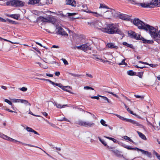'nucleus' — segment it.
<instances>
[{
    "instance_id": "f257e3e1",
    "label": "nucleus",
    "mask_w": 160,
    "mask_h": 160,
    "mask_svg": "<svg viewBox=\"0 0 160 160\" xmlns=\"http://www.w3.org/2000/svg\"><path fill=\"white\" fill-rule=\"evenodd\" d=\"M103 32L108 34H118L124 36V34L116 24H108L107 25L105 28H102L100 29Z\"/></svg>"
},
{
    "instance_id": "e433bc0d",
    "label": "nucleus",
    "mask_w": 160,
    "mask_h": 160,
    "mask_svg": "<svg viewBox=\"0 0 160 160\" xmlns=\"http://www.w3.org/2000/svg\"><path fill=\"white\" fill-rule=\"evenodd\" d=\"M52 148L53 149V150H52V153H54V150H56L58 151H60L61 150V148H57V147H52Z\"/></svg>"
},
{
    "instance_id": "c756f323",
    "label": "nucleus",
    "mask_w": 160,
    "mask_h": 160,
    "mask_svg": "<svg viewBox=\"0 0 160 160\" xmlns=\"http://www.w3.org/2000/svg\"><path fill=\"white\" fill-rule=\"evenodd\" d=\"M90 13H92L94 14V15L97 17H102V15L101 14H99L97 13V12H92L90 11Z\"/></svg>"
},
{
    "instance_id": "f03ea898",
    "label": "nucleus",
    "mask_w": 160,
    "mask_h": 160,
    "mask_svg": "<svg viewBox=\"0 0 160 160\" xmlns=\"http://www.w3.org/2000/svg\"><path fill=\"white\" fill-rule=\"evenodd\" d=\"M133 24L138 27V28L141 29H143L147 31L150 34L151 32L155 30L154 28L150 26L148 24H145L144 22L140 20L138 18H135L133 21Z\"/></svg>"
},
{
    "instance_id": "ddd939ff",
    "label": "nucleus",
    "mask_w": 160,
    "mask_h": 160,
    "mask_svg": "<svg viewBox=\"0 0 160 160\" xmlns=\"http://www.w3.org/2000/svg\"><path fill=\"white\" fill-rule=\"evenodd\" d=\"M128 122H131L136 126H139L140 128L143 129L144 128V127L143 125L139 124L138 122L133 120L130 119Z\"/></svg>"
},
{
    "instance_id": "aec40b11",
    "label": "nucleus",
    "mask_w": 160,
    "mask_h": 160,
    "mask_svg": "<svg viewBox=\"0 0 160 160\" xmlns=\"http://www.w3.org/2000/svg\"><path fill=\"white\" fill-rule=\"evenodd\" d=\"M9 17L14 18L16 19H18L19 17V15L17 14H10L8 15Z\"/></svg>"
},
{
    "instance_id": "a18cd8bd",
    "label": "nucleus",
    "mask_w": 160,
    "mask_h": 160,
    "mask_svg": "<svg viewBox=\"0 0 160 160\" xmlns=\"http://www.w3.org/2000/svg\"><path fill=\"white\" fill-rule=\"evenodd\" d=\"M58 120L60 121H65L67 122H70V121L69 120H68V119L65 118V117H64L62 118V119H58Z\"/></svg>"
},
{
    "instance_id": "f3484780",
    "label": "nucleus",
    "mask_w": 160,
    "mask_h": 160,
    "mask_svg": "<svg viewBox=\"0 0 160 160\" xmlns=\"http://www.w3.org/2000/svg\"><path fill=\"white\" fill-rule=\"evenodd\" d=\"M51 22L54 25L55 27H56V23L57 24H60L58 23V21H57L55 18L53 17H51Z\"/></svg>"
},
{
    "instance_id": "f8f14e48",
    "label": "nucleus",
    "mask_w": 160,
    "mask_h": 160,
    "mask_svg": "<svg viewBox=\"0 0 160 160\" xmlns=\"http://www.w3.org/2000/svg\"><path fill=\"white\" fill-rule=\"evenodd\" d=\"M112 15V12L110 11L105 12L103 14V17L106 19L110 18Z\"/></svg>"
},
{
    "instance_id": "6e6552de",
    "label": "nucleus",
    "mask_w": 160,
    "mask_h": 160,
    "mask_svg": "<svg viewBox=\"0 0 160 160\" xmlns=\"http://www.w3.org/2000/svg\"><path fill=\"white\" fill-rule=\"evenodd\" d=\"M7 138H6V140H8V141H11V142H15V143L17 142H18L24 145H25V146H30V147H35V148H39L41 149V150H42L44 152L46 153L49 156V155L48 154V153H46V152L44 150H43L42 149H41V148H39V147H37V146H34V145H31V144H26V143H22V142H21L18 141L17 140H15L14 139H12V138H11L8 137V136H7Z\"/></svg>"
},
{
    "instance_id": "3c124183",
    "label": "nucleus",
    "mask_w": 160,
    "mask_h": 160,
    "mask_svg": "<svg viewBox=\"0 0 160 160\" xmlns=\"http://www.w3.org/2000/svg\"><path fill=\"white\" fill-rule=\"evenodd\" d=\"M19 89L23 92H25L27 90V88L25 87L20 88Z\"/></svg>"
},
{
    "instance_id": "f704fd0d",
    "label": "nucleus",
    "mask_w": 160,
    "mask_h": 160,
    "mask_svg": "<svg viewBox=\"0 0 160 160\" xmlns=\"http://www.w3.org/2000/svg\"><path fill=\"white\" fill-rule=\"evenodd\" d=\"M100 123H101V124L104 126H105V127H106V126H108V125L107 124H106V122L105 121L103 120V119H101V120H100Z\"/></svg>"
},
{
    "instance_id": "cd10ccee",
    "label": "nucleus",
    "mask_w": 160,
    "mask_h": 160,
    "mask_svg": "<svg viewBox=\"0 0 160 160\" xmlns=\"http://www.w3.org/2000/svg\"><path fill=\"white\" fill-rule=\"evenodd\" d=\"M123 45L124 46H126L127 47H129L132 48H133V45L132 44H129L127 42H123Z\"/></svg>"
},
{
    "instance_id": "0e129e2a",
    "label": "nucleus",
    "mask_w": 160,
    "mask_h": 160,
    "mask_svg": "<svg viewBox=\"0 0 160 160\" xmlns=\"http://www.w3.org/2000/svg\"><path fill=\"white\" fill-rule=\"evenodd\" d=\"M0 21L3 22H6V20L0 17Z\"/></svg>"
},
{
    "instance_id": "6ab92c4d",
    "label": "nucleus",
    "mask_w": 160,
    "mask_h": 160,
    "mask_svg": "<svg viewBox=\"0 0 160 160\" xmlns=\"http://www.w3.org/2000/svg\"><path fill=\"white\" fill-rule=\"evenodd\" d=\"M140 5L143 8H150L152 7L150 6V3H140Z\"/></svg>"
},
{
    "instance_id": "b1692460",
    "label": "nucleus",
    "mask_w": 160,
    "mask_h": 160,
    "mask_svg": "<svg viewBox=\"0 0 160 160\" xmlns=\"http://www.w3.org/2000/svg\"><path fill=\"white\" fill-rule=\"evenodd\" d=\"M82 8H83V11L85 12H88V13H90V11H89L88 9V8L86 5H82Z\"/></svg>"
},
{
    "instance_id": "c85d7f7f",
    "label": "nucleus",
    "mask_w": 160,
    "mask_h": 160,
    "mask_svg": "<svg viewBox=\"0 0 160 160\" xmlns=\"http://www.w3.org/2000/svg\"><path fill=\"white\" fill-rule=\"evenodd\" d=\"M98 138L99 140L104 146H107V143L105 142V141L104 140L102 139L100 137H98Z\"/></svg>"
},
{
    "instance_id": "338daca9",
    "label": "nucleus",
    "mask_w": 160,
    "mask_h": 160,
    "mask_svg": "<svg viewBox=\"0 0 160 160\" xmlns=\"http://www.w3.org/2000/svg\"><path fill=\"white\" fill-rule=\"evenodd\" d=\"M6 110L8 111V112H15V113H17V112H15V111H13L12 110H10V109H9L8 108H6Z\"/></svg>"
},
{
    "instance_id": "a19ab883",
    "label": "nucleus",
    "mask_w": 160,
    "mask_h": 160,
    "mask_svg": "<svg viewBox=\"0 0 160 160\" xmlns=\"http://www.w3.org/2000/svg\"><path fill=\"white\" fill-rule=\"evenodd\" d=\"M123 138L124 139L128 140L131 142H133V141L129 137L126 136H124L123 137Z\"/></svg>"
},
{
    "instance_id": "864d4df0",
    "label": "nucleus",
    "mask_w": 160,
    "mask_h": 160,
    "mask_svg": "<svg viewBox=\"0 0 160 160\" xmlns=\"http://www.w3.org/2000/svg\"><path fill=\"white\" fill-rule=\"evenodd\" d=\"M88 24L90 25L91 26H93V25L95 24V23L94 22H93V21H91L90 22H88Z\"/></svg>"
},
{
    "instance_id": "2f4dec72",
    "label": "nucleus",
    "mask_w": 160,
    "mask_h": 160,
    "mask_svg": "<svg viewBox=\"0 0 160 160\" xmlns=\"http://www.w3.org/2000/svg\"><path fill=\"white\" fill-rule=\"evenodd\" d=\"M21 102L22 103H24L25 104H28V105L31 106L30 103L28 102V101L26 100L22 99L21 100Z\"/></svg>"
},
{
    "instance_id": "c9c22d12",
    "label": "nucleus",
    "mask_w": 160,
    "mask_h": 160,
    "mask_svg": "<svg viewBox=\"0 0 160 160\" xmlns=\"http://www.w3.org/2000/svg\"><path fill=\"white\" fill-rule=\"evenodd\" d=\"M82 45H80V46H78L73 47H72V48L73 49H77L79 50H82Z\"/></svg>"
},
{
    "instance_id": "9d476101",
    "label": "nucleus",
    "mask_w": 160,
    "mask_h": 160,
    "mask_svg": "<svg viewBox=\"0 0 160 160\" xmlns=\"http://www.w3.org/2000/svg\"><path fill=\"white\" fill-rule=\"evenodd\" d=\"M150 4L151 6H152L151 8H153L156 6L160 7V0H152L150 3Z\"/></svg>"
},
{
    "instance_id": "7c9ffc66",
    "label": "nucleus",
    "mask_w": 160,
    "mask_h": 160,
    "mask_svg": "<svg viewBox=\"0 0 160 160\" xmlns=\"http://www.w3.org/2000/svg\"><path fill=\"white\" fill-rule=\"evenodd\" d=\"M69 74L72 76H73L75 77H82L83 76V75H79L78 74H73L71 73H69Z\"/></svg>"
},
{
    "instance_id": "603ef678",
    "label": "nucleus",
    "mask_w": 160,
    "mask_h": 160,
    "mask_svg": "<svg viewBox=\"0 0 160 160\" xmlns=\"http://www.w3.org/2000/svg\"><path fill=\"white\" fill-rule=\"evenodd\" d=\"M146 121L147 122V124L148 125H150L151 126H152L153 128H154L155 127V126H154L153 125L152 123H151L150 122H149L147 118H146Z\"/></svg>"
},
{
    "instance_id": "7ed1b4c3",
    "label": "nucleus",
    "mask_w": 160,
    "mask_h": 160,
    "mask_svg": "<svg viewBox=\"0 0 160 160\" xmlns=\"http://www.w3.org/2000/svg\"><path fill=\"white\" fill-rule=\"evenodd\" d=\"M56 27V32L58 35H60L65 37H67L68 36V34L67 32L68 31L70 32L71 31L68 28H65V30H64L62 27H64L62 26L61 24H57Z\"/></svg>"
},
{
    "instance_id": "49530a36",
    "label": "nucleus",
    "mask_w": 160,
    "mask_h": 160,
    "mask_svg": "<svg viewBox=\"0 0 160 160\" xmlns=\"http://www.w3.org/2000/svg\"><path fill=\"white\" fill-rule=\"evenodd\" d=\"M26 129L29 132H32L33 131V129H32V128L28 127H27L26 128Z\"/></svg>"
},
{
    "instance_id": "680f3d73",
    "label": "nucleus",
    "mask_w": 160,
    "mask_h": 160,
    "mask_svg": "<svg viewBox=\"0 0 160 160\" xmlns=\"http://www.w3.org/2000/svg\"><path fill=\"white\" fill-rule=\"evenodd\" d=\"M68 16H72L74 15H75L76 13H68L67 14Z\"/></svg>"
},
{
    "instance_id": "423d86ee",
    "label": "nucleus",
    "mask_w": 160,
    "mask_h": 160,
    "mask_svg": "<svg viewBox=\"0 0 160 160\" xmlns=\"http://www.w3.org/2000/svg\"><path fill=\"white\" fill-rule=\"evenodd\" d=\"M125 148L129 149V150H135L138 151H139L142 152V153L143 154L146 155L149 158H151L152 157V154L151 152H149L147 151H146L142 149L138 148H135L130 147L128 146H126L124 147Z\"/></svg>"
},
{
    "instance_id": "473e14b6",
    "label": "nucleus",
    "mask_w": 160,
    "mask_h": 160,
    "mask_svg": "<svg viewBox=\"0 0 160 160\" xmlns=\"http://www.w3.org/2000/svg\"><path fill=\"white\" fill-rule=\"evenodd\" d=\"M21 102L22 103H24L25 104H28V105L31 106L30 103L28 102V101L26 100L22 99L21 100Z\"/></svg>"
},
{
    "instance_id": "13d9d810",
    "label": "nucleus",
    "mask_w": 160,
    "mask_h": 160,
    "mask_svg": "<svg viewBox=\"0 0 160 160\" xmlns=\"http://www.w3.org/2000/svg\"><path fill=\"white\" fill-rule=\"evenodd\" d=\"M107 92L108 93L111 94L112 95H113L114 96H115V97H117V98H118V95H117L116 94H115L113 93L112 92Z\"/></svg>"
},
{
    "instance_id": "4d7b16f0",
    "label": "nucleus",
    "mask_w": 160,
    "mask_h": 160,
    "mask_svg": "<svg viewBox=\"0 0 160 160\" xmlns=\"http://www.w3.org/2000/svg\"><path fill=\"white\" fill-rule=\"evenodd\" d=\"M127 110L131 114L133 115H136V114L133 113V112L130 110L129 108H127Z\"/></svg>"
},
{
    "instance_id": "2eb2a0df",
    "label": "nucleus",
    "mask_w": 160,
    "mask_h": 160,
    "mask_svg": "<svg viewBox=\"0 0 160 160\" xmlns=\"http://www.w3.org/2000/svg\"><path fill=\"white\" fill-rule=\"evenodd\" d=\"M38 20L43 22H50V18L48 17L47 18H46L42 17H40L38 18Z\"/></svg>"
},
{
    "instance_id": "a878e982",
    "label": "nucleus",
    "mask_w": 160,
    "mask_h": 160,
    "mask_svg": "<svg viewBox=\"0 0 160 160\" xmlns=\"http://www.w3.org/2000/svg\"><path fill=\"white\" fill-rule=\"evenodd\" d=\"M29 4H33L38 3L39 2L38 0H29Z\"/></svg>"
},
{
    "instance_id": "0eeeda50",
    "label": "nucleus",
    "mask_w": 160,
    "mask_h": 160,
    "mask_svg": "<svg viewBox=\"0 0 160 160\" xmlns=\"http://www.w3.org/2000/svg\"><path fill=\"white\" fill-rule=\"evenodd\" d=\"M76 123L81 126L86 127H91L95 125L93 123H91L88 121H84L82 120H79L77 121Z\"/></svg>"
},
{
    "instance_id": "69168bd1",
    "label": "nucleus",
    "mask_w": 160,
    "mask_h": 160,
    "mask_svg": "<svg viewBox=\"0 0 160 160\" xmlns=\"http://www.w3.org/2000/svg\"><path fill=\"white\" fill-rule=\"evenodd\" d=\"M0 21L3 22H6V20L0 17Z\"/></svg>"
},
{
    "instance_id": "58836bf2",
    "label": "nucleus",
    "mask_w": 160,
    "mask_h": 160,
    "mask_svg": "<svg viewBox=\"0 0 160 160\" xmlns=\"http://www.w3.org/2000/svg\"><path fill=\"white\" fill-rule=\"evenodd\" d=\"M106 8L109 9V8L108 7L105 5L103 4H100L99 8Z\"/></svg>"
},
{
    "instance_id": "5701e85b",
    "label": "nucleus",
    "mask_w": 160,
    "mask_h": 160,
    "mask_svg": "<svg viewBox=\"0 0 160 160\" xmlns=\"http://www.w3.org/2000/svg\"><path fill=\"white\" fill-rule=\"evenodd\" d=\"M55 105L56 106V107L59 108H64L65 107L68 106V105L67 104H65V105H62L61 104H57L56 103Z\"/></svg>"
},
{
    "instance_id": "5fc2aeb1",
    "label": "nucleus",
    "mask_w": 160,
    "mask_h": 160,
    "mask_svg": "<svg viewBox=\"0 0 160 160\" xmlns=\"http://www.w3.org/2000/svg\"><path fill=\"white\" fill-rule=\"evenodd\" d=\"M7 20L10 22V23L13 24H16V22L15 21H13L12 20H10L9 19H8Z\"/></svg>"
},
{
    "instance_id": "e2e57ef3",
    "label": "nucleus",
    "mask_w": 160,
    "mask_h": 160,
    "mask_svg": "<svg viewBox=\"0 0 160 160\" xmlns=\"http://www.w3.org/2000/svg\"><path fill=\"white\" fill-rule=\"evenodd\" d=\"M149 65L150 67L152 68H155L157 66V65L154 64H149Z\"/></svg>"
},
{
    "instance_id": "4c0bfd02",
    "label": "nucleus",
    "mask_w": 160,
    "mask_h": 160,
    "mask_svg": "<svg viewBox=\"0 0 160 160\" xmlns=\"http://www.w3.org/2000/svg\"><path fill=\"white\" fill-rule=\"evenodd\" d=\"M92 56H93L92 58L93 59H98V60H100L101 61H103V60H102V59L99 58L98 57V55H93Z\"/></svg>"
},
{
    "instance_id": "4be33fe9",
    "label": "nucleus",
    "mask_w": 160,
    "mask_h": 160,
    "mask_svg": "<svg viewBox=\"0 0 160 160\" xmlns=\"http://www.w3.org/2000/svg\"><path fill=\"white\" fill-rule=\"evenodd\" d=\"M115 116H117L120 119H121V120H122L124 121L128 122H129V120L130 119H127V118H124L122 117L121 116H120L119 115H118V114H115Z\"/></svg>"
},
{
    "instance_id": "1a4fd4ad",
    "label": "nucleus",
    "mask_w": 160,
    "mask_h": 160,
    "mask_svg": "<svg viewBox=\"0 0 160 160\" xmlns=\"http://www.w3.org/2000/svg\"><path fill=\"white\" fill-rule=\"evenodd\" d=\"M51 83L53 85H55L56 86H58V87L61 88L62 90L66 91L67 92H70L68 90V89L70 88V87L69 86H63L61 83H55L54 82H53L51 81Z\"/></svg>"
},
{
    "instance_id": "09e8293b",
    "label": "nucleus",
    "mask_w": 160,
    "mask_h": 160,
    "mask_svg": "<svg viewBox=\"0 0 160 160\" xmlns=\"http://www.w3.org/2000/svg\"><path fill=\"white\" fill-rule=\"evenodd\" d=\"M84 88L87 90L91 89L92 90H94L93 88L88 86H85L84 87Z\"/></svg>"
},
{
    "instance_id": "4468645a",
    "label": "nucleus",
    "mask_w": 160,
    "mask_h": 160,
    "mask_svg": "<svg viewBox=\"0 0 160 160\" xmlns=\"http://www.w3.org/2000/svg\"><path fill=\"white\" fill-rule=\"evenodd\" d=\"M82 50L84 52H86L88 50H91V48L89 47L88 44H85L82 45Z\"/></svg>"
},
{
    "instance_id": "c03bdc74",
    "label": "nucleus",
    "mask_w": 160,
    "mask_h": 160,
    "mask_svg": "<svg viewBox=\"0 0 160 160\" xmlns=\"http://www.w3.org/2000/svg\"><path fill=\"white\" fill-rule=\"evenodd\" d=\"M7 135H6L3 134L1 133L0 132V137L6 140L7 137Z\"/></svg>"
},
{
    "instance_id": "dca6fc26",
    "label": "nucleus",
    "mask_w": 160,
    "mask_h": 160,
    "mask_svg": "<svg viewBox=\"0 0 160 160\" xmlns=\"http://www.w3.org/2000/svg\"><path fill=\"white\" fill-rule=\"evenodd\" d=\"M66 1L67 4L71 5L72 6H75L76 2L74 0H66Z\"/></svg>"
},
{
    "instance_id": "79ce46f5",
    "label": "nucleus",
    "mask_w": 160,
    "mask_h": 160,
    "mask_svg": "<svg viewBox=\"0 0 160 160\" xmlns=\"http://www.w3.org/2000/svg\"><path fill=\"white\" fill-rule=\"evenodd\" d=\"M4 101L5 102L7 103H8L9 105L12 106V103L11 102V101L9 100L6 99L4 100Z\"/></svg>"
},
{
    "instance_id": "20e7f679",
    "label": "nucleus",
    "mask_w": 160,
    "mask_h": 160,
    "mask_svg": "<svg viewBox=\"0 0 160 160\" xmlns=\"http://www.w3.org/2000/svg\"><path fill=\"white\" fill-rule=\"evenodd\" d=\"M128 34L129 36L132 38H134L136 39L142 40L144 43H150L151 41L147 40L142 37L141 35L138 34L132 31H129L128 32Z\"/></svg>"
},
{
    "instance_id": "39448f33",
    "label": "nucleus",
    "mask_w": 160,
    "mask_h": 160,
    "mask_svg": "<svg viewBox=\"0 0 160 160\" xmlns=\"http://www.w3.org/2000/svg\"><path fill=\"white\" fill-rule=\"evenodd\" d=\"M6 5L14 7H22L24 5V3L18 0H13L7 2Z\"/></svg>"
},
{
    "instance_id": "a211bd4d",
    "label": "nucleus",
    "mask_w": 160,
    "mask_h": 160,
    "mask_svg": "<svg viewBox=\"0 0 160 160\" xmlns=\"http://www.w3.org/2000/svg\"><path fill=\"white\" fill-rule=\"evenodd\" d=\"M137 132L138 134V135L139 136V137L140 138H141L142 139L145 140H147V138L144 134H143L142 133L138 131H137Z\"/></svg>"
},
{
    "instance_id": "37998d69",
    "label": "nucleus",
    "mask_w": 160,
    "mask_h": 160,
    "mask_svg": "<svg viewBox=\"0 0 160 160\" xmlns=\"http://www.w3.org/2000/svg\"><path fill=\"white\" fill-rule=\"evenodd\" d=\"M134 96L137 98H140L141 99L143 100L144 98L143 96H140L139 95H134Z\"/></svg>"
},
{
    "instance_id": "ea45409f",
    "label": "nucleus",
    "mask_w": 160,
    "mask_h": 160,
    "mask_svg": "<svg viewBox=\"0 0 160 160\" xmlns=\"http://www.w3.org/2000/svg\"><path fill=\"white\" fill-rule=\"evenodd\" d=\"M93 22H94L95 24L93 25V26L95 27L96 28H98V25H99V24L100 23V22H99L98 21H93Z\"/></svg>"
},
{
    "instance_id": "412c9836",
    "label": "nucleus",
    "mask_w": 160,
    "mask_h": 160,
    "mask_svg": "<svg viewBox=\"0 0 160 160\" xmlns=\"http://www.w3.org/2000/svg\"><path fill=\"white\" fill-rule=\"evenodd\" d=\"M92 136L91 133L89 132H86L85 134V137L86 139L90 138Z\"/></svg>"
},
{
    "instance_id": "bb28decb",
    "label": "nucleus",
    "mask_w": 160,
    "mask_h": 160,
    "mask_svg": "<svg viewBox=\"0 0 160 160\" xmlns=\"http://www.w3.org/2000/svg\"><path fill=\"white\" fill-rule=\"evenodd\" d=\"M127 74L130 76H134L136 75V72L132 70H129L127 71Z\"/></svg>"
},
{
    "instance_id": "774afa93",
    "label": "nucleus",
    "mask_w": 160,
    "mask_h": 160,
    "mask_svg": "<svg viewBox=\"0 0 160 160\" xmlns=\"http://www.w3.org/2000/svg\"><path fill=\"white\" fill-rule=\"evenodd\" d=\"M59 48V46H58L53 45L52 46L51 48Z\"/></svg>"
},
{
    "instance_id": "de8ad7c7",
    "label": "nucleus",
    "mask_w": 160,
    "mask_h": 160,
    "mask_svg": "<svg viewBox=\"0 0 160 160\" xmlns=\"http://www.w3.org/2000/svg\"><path fill=\"white\" fill-rule=\"evenodd\" d=\"M61 60L62 61L65 65H67L68 64V62L65 59L62 58Z\"/></svg>"
},
{
    "instance_id": "6e6d98bb",
    "label": "nucleus",
    "mask_w": 160,
    "mask_h": 160,
    "mask_svg": "<svg viewBox=\"0 0 160 160\" xmlns=\"http://www.w3.org/2000/svg\"><path fill=\"white\" fill-rule=\"evenodd\" d=\"M2 40H4L5 41H7V42H10L11 43H13V44H18V42H12L8 40H7L6 39H4V38H2Z\"/></svg>"
},
{
    "instance_id": "72a5a7b5",
    "label": "nucleus",
    "mask_w": 160,
    "mask_h": 160,
    "mask_svg": "<svg viewBox=\"0 0 160 160\" xmlns=\"http://www.w3.org/2000/svg\"><path fill=\"white\" fill-rule=\"evenodd\" d=\"M153 154L156 155L158 159L160 160V155L155 150L153 151Z\"/></svg>"
},
{
    "instance_id": "052dcab7",
    "label": "nucleus",
    "mask_w": 160,
    "mask_h": 160,
    "mask_svg": "<svg viewBox=\"0 0 160 160\" xmlns=\"http://www.w3.org/2000/svg\"><path fill=\"white\" fill-rule=\"evenodd\" d=\"M86 75L87 77H88L89 78H93V76H92V75L90 74H89V73H86Z\"/></svg>"
},
{
    "instance_id": "9b49d317",
    "label": "nucleus",
    "mask_w": 160,
    "mask_h": 160,
    "mask_svg": "<svg viewBox=\"0 0 160 160\" xmlns=\"http://www.w3.org/2000/svg\"><path fill=\"white\" fill-rule=\"evenodd\" d=\"M106 47L107 48L113 49L114 50L117 49L118 48V47L113 42H110L108 43Z\"/></svg>"
},
{
    "instance_id": "393cba45",
    "label": "nucleus",
    "mask_w": 160,
    "mask_h": 160,
    "mask_svg": "<svg viewBox=\"0 0 160 160\" xmlns=\"http://www.w3.org/2000/svg\"><path fill=\"white\" fill-rule=\"evenodd\" d=\"M98 96L102 98L104 101H106L110 103H111V102L109 100L108 98L106 97L101 95H98Z\"/></svg>"
},
{
    "instance_id": "bf43d9fd",
    "label": "nucleus",
    "mask_w": 160,
    "mask_h": 160,
    "mask_svg": "<svg viewBox=\"0 0 160 160\" xmlns=\"http://www.w3.org/2000/svg\"><path fill=\"white\" fill-rule=\"evenodd\" d=\"M98 95H98V96H92L91 97V98L92 99H96L97 100H99V97L98 96Z\"/></svg>"
},
{
    "instance_id": "8fccbe9b",
    "label": "nucleus",
    "mask_w": 160,
    "mask_h": 160,
    "mask_svg": "<svg viewBox=\"0 0 160 160\" xmlns=\"http://www.w3.org/2000/svg\"><path fill=\"white\" fill-rule=\"evenodd\" d=\"M125 59H123L121 63H118V64L119 65H121L123 64H125V65H126L127 63L125 62Z\"/></svg>"
}]
</instances>
